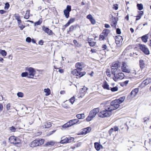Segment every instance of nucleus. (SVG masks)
Here are the masks:
<instances>
[{"label": "nucleus", "mask_w": 151, "mask_h": 151, "mask_svg": "<svg viewBox=\"0 0 151 151\" xmlns=\"http://www.w3.org/2000/svg\"><path fill=\"white\" fill-rule=\"evenodd\" d=\"M82 63L78 62L75 64L76 69L73 70L71 71V73L74 75L78 76L81 78L84 76L86 73L85 71L81 72L82 70Z\"/></svg>", "instance_id": "obj_1"}, {"label": "nucleus", "mask_w": 151, "mask_h": 151, "mask_svg": "<svg viewBox=\"0 0 151 151\" xmlns=\"http://www.w3.org/2000/svg\"><path fill=\"white\" fill-rule=\"evenodd\" d=\"M111 73L114 75L113 79L115 81H116L119 80L123 79L124 77V73L121 72L119 70H113L112 71Z\"/></svg>", "instance_id": "obj_2"}, {"label": "nucleus", "mask_w": 151, "mask_h": 151, "mask_svg": "<svg viewBox=\"0 0 151 151\" xmlns=\"http://www.w3.org/2000/svg\"><path fill=\"white\" fill-rule=\"evenodd\" d=\"M99 111V109L98 108H95L91 110L90 112L86 118V120L87 122H90L94 117L97 113Z\"/></svg>", "instance_id": "obj_3"}, {"label": "nucleus", "mask_w": 151, "mask_h": 151, "mask_svg": "<svg viewBox=\"0 0 151 151\" xmlns=\"http://www.w3.org/2000/svg\"><path fill=\"white\" fill-rule=\"evenodd\" d=\"M119 106H120L119 104L115 99L110 103V106H106V108L107 110L112 111L117 109Z\"/></svg>", "instance_id": "obj_4"}, {"label": "nucleus", "mask_w": 151, "mask_h": 151, "mask_svg": "<svg viewBox=\"0 0 151 151\" xmlns=\"http://www.w3.org/2000/svg\"><path fill=\"white\" fill-rule=\"evenodd\" d=\"M44 139H37L33 141L30 144V146L34 147L40 145L44 143Z\"/></svg>", "instance_id": "obj_5"}, {"label": "nucleus", "mask_w": 151, "mask_h": 151, "mask_svg": "<svg viewBox=\"0 0 151 151\" xmlns=\"http://www.w3.org/2000/svg\"><path fill=\"white\" fill-rule=\"evenodd\" d=\"M79 122V119H75L70 120L68 122L63 125L62 127L63 128H66L73 126Z\"/></svg>", "instance_id": "obj_6"}, {"label": "nucleus", "mask_w": 151, "mask_h": 151, "mask_svg": "<svg viewBox=\"0 0 151 151\" xmlns=\"http://www.w3.org/2000/svg\"><path fill=\"white\" fill-rule=\"evenodd\" d=\"M122 65L121 69L122 72L128 73H130V69L126 63L122 62Z\"/></svg>", "instance_id": "obj_7"}, {"label": "nucleus", "mask_w": 151, "mask_h": 151, "mask_svg": "<svg viewBox=\"0 0 151 151\" xmlns=\"http://www.w3.org/2000/svg\"><path fill=\"white\" fill-rule=\"evenodd\" d=\"M139 47L140 49L142 50L145 54L148 55L150 54V52L147 47L145 45L141 44H139Z\"/></svg>", "instance_id": "obj_8"}, {"label": "nucleus", "mask_w": 151, "mask_h": 151, "mask_svg": "<svg viewBox=\"0 0 151 151\" xmlns=\"http://www.w3.org/2000/svg\"><path fill=\"white\" fill-rule=\"evenodd\" d=\"M11 143L17 145L19 144L20 142V139L14 136H12L9 137V139Z\"/></svg>", "instance_id": "obj_9"}, {"label": "nucleus", "mask_w": 151, "mask_h": 151, "mask_svg": "<svg viewBox=\"0 0 151 151\" xmlns=\"http://www.w3.org/2000/svg\"><path fill=\"white\" fill-rule=\"evenodd\" d=\"M25 70L29 72V76L32 77H33L36 73V71L35 69L32 67L26 68Z\"/></svg>", "instance_id": "obj_10"}, {"label": "nucleus", "mask_w": 151, "mask_h": 151, "mask_svg": "<svg viewBox=\"0 0 151 151\" xmlns=\"http://www.w3.org/2000/svg\"><path fill=\"white\" fill-rule=\"evenodd\" d=\"M63 138H62V139L60 141V143L62 144H64L67 143H70L74 140V139L73 137H66L63 139H62Z\"/></svg>", "instance_id": "obj_11"}, {"label": "nucleus", "mask_w": 151, "mask_h": 151, "mask_svg": "<svg viewBox=\"0 0 151 151\" xmlns=\"http://www.w3.org/2000/svg\"><path fill=\"white\" fill-rule=\"evenodd\" d=\"M71 10V6L69 5H68L67 6L66 9L64 10V14L67 18H68L69 17L70 12Z\"/></svg>", "instance_id": "obj_12"}, {"label": "nucleus", "mask_w": 151, "mask_h": 151, "mask_svg": "<svg viewBox=\"0 0 151 151\" xmlns=\"http://www.w3.org/2000/svg\"><path fill=\"white\" fill-rule=\"evenodd\" d=\"M42 29L45 33H47V34L49 35H51L53 34L55 35V34L53 33L52 30L45 26H43L42 27Z\"/></svg>", "instance_id": "obj_13"}, {"label": "nucleus", "mask_w": 151, "mask_h": 151, "mask_svg": "<svg viewBox=\"0 0 151 151\" xmlns=\"http://www.w3.org/2000/svg\"><path fill=\"white\" fill-rule=\"evenodd\" d=\"M76 20L75 18H70L68 21L67 23L65 25L63 26V29H65L67 27L70 25V24L74 22Z\"/></svg>", "instance_id": "obj_14"}, {"label": "nucleus", "mask_w": 151, "mask_h": 151, "mask_svg": "<svg viewBox=\"0 0 151 151\" xmlns=\"http://www.w3.org/2000/svg\"><path fill=\"white\" fill-rule=\"evenodd\" d=\"M122 37L120 35H118L116 37L115 43L117 45L119 44L120 43L122 42Z\"/></svg>", "instance_id": "obj_15"}, {"label": "nucleus", "mask_w": 151, "mask_h": 151, "mask_svg": "<svg viewBox=\"0 0 151 151\" xmlns=\"http://www.w3.org/2000/svg\"><path fill=\"white\" fill-rule=\"evenodd\" d=\"M91 130V127H88L86 128H84L83 129L81 132V134H85L87 133L90 132Z\"/></svg>", "instance_id": "obj_16"}, {"label": "nucleus", "mask_w": 151, "mask_h": 151, "mask_svg": "<svg viewBox=\"0 0 151 151\" xmlns=\"http://www.w3.org/2000/svg\"><path fill=\"white\" fill-rule=\"evenodd\" d=\"M111 16H112L113 20L111 22V24L112 27L116 29V26L117 23V18L116 17H113L112 15Z\"/></svg>", "instance_id": "obj_17"}, {"label": "nucleus", "mask_w": 151, "mask_h": 151, "mask_svg": "<svg viewBox=\"0 0 151 151\" xmlns=\"http://www.w3.org/2000/svg\"><path fill=\"white\" fill-rule=\"evenodd\" d=\"M120 63L119 62H116L115 63L113 64L111 66V71L113 70L116 69L117 70H118V68L120 66Z\"/></svg>", "instance_id": "obj_18"}, {"label": "nucleus", "mask_w": 151, "mask_h": 151, "mask_svg": "<svg viewBox=\"0 0 151 151\" xmlns=\"http://www.w3.org/2000/svg\"><path fill=\"white\" fill-rule=\"evenodd\" d=\"M51 124L50 122H47L43 123L42 127L43 128H49L51 126Z\"/></svg>", "instance_id": "obj_19"}, {"label": "nucleus", "mask_w": 151, "mask_h": 151, "mask_svg": "<svg viewBox=\"0 0 151 151\" xmlns=\"http://www.w3.org/2000/svg\"><path fill=\"white\" fill-rule=\"evenodd\" d=\"M105 110H104V117H108L111 114V111L107 110L106 108V106L105 107Z\"/></svg>", "instance_id": "obj_20"}, {"label": "nucleus", "mask_w": 151, "mask_h": 151, "mask_svg": "<svg viewBox=\"0 0 151 151\" xmlns=\"http://www.w3.org/2000/svg\"><path fill=\"white\" fill-rule=\"evenodd\" d=\"M21 76L22 77H27L29 78H34V77L29 76L28 73L27 72H22L21 74Z\"/></svg>", "instance_id": "obj_21"}, {"label": "nucleus", "mask_w": 151, "mask_h": 151, "mask_svg": "<svg viewBox=\"0 0 151 151\" xmlns=\"http://www.w3.org/2000/svg\"><path fill=\"white\" fill-rule=\"evenodd\" d=\"M94 146L96 149L97 151L99 150L102 147V146L97 142L94 143Z\"/></svg>", "instance_id": "obj_22"}, {"label": "nucleus", "mask_w": 151, "mask_h": 151, "mask_svg": "<svg viewBox=\"0 0 151 151\" xmlns=\"http://www.w3.org/2000/svg\"><path fill=\"white\" fill-rule=\"evenodd\" d=\"M148 38V34L145 35L141 37L142 41L145 42H147Z\"/></svg>", "instance_id": "obj_23"}, {"label": "nucleus", "mask_w": 151, "mask_h": 151, "mask_svg": "<svg viewBox=\"0 0 151 151\" xmlns=\"http://www.w3.org/2000/svg\"><path fill=\"white\" fill-rule=\"evenodd\" d=\"M125 97L124 96H123L120 97L118 99H116L118 103L120 104L122 103L125 100Z\"/></svg>", "instance_id": "obj_24"}, {"label": "nucleus", "mask_w": 151, "mask_h": 151, "mask_svg": "<svg viewBox=\"0 0 151 151\" xmlns=\"http://www.w3.org/2000/svg\"><path fill=\"white\" fill-rule=\"evenodd\" d=\"M151 82V79L150 78H148L143 81V83L145 85H147Z\"/></svg>", "instance_id": "obj_25"}, {"label": "nucleus", "mask_w": 151, "mask_h": 151, "mask_svg": "<svg viewBox=\"0 0 151 151\" xmlns=\"http://www.w3.org/2000/svg\"><path fill=\"white\" fill-rule=\"evenodd\" d=\"M76 117L78 119H84L85 118L84 114H78L76 115Z\"/></svg>", "instance_id": "obj_26"}, {"label": "nucleus", "mask_w": 151, "mask_h": 151, "mask_svg": "<svg viewBox=\"0 0 151 151\" xmlns=\"http://www.w3.org/2000/svg\"><path fill=\"white\" fill-rule=\"evenodd\" d=\"M44 92L46 93L45 96H49L50 94V90L49 88H45L44 89Z\"/></svg>", "instance_id": "obj_27"}, {"label": "nucleus", "mask_w": 151, "mask_h": 151, "mask_svg": "<svg viewBox=\"0 0 151 151\" xmlns=\"http://www.w3.org/2000/svg\"><path fill=\"white\" fill-rule=\"evenodd\" d=\"M9 129L12 132H15L16 129H19L20 128L15 127H14L12 126L9 127Z\"/></svg>", "instance_id": "obj_28"}, {"label": "nucleus", "mask_w": 151, "mask_h": 151, "mask_svg": "<svg viewBox=\"0 0 151 151\" xmlns=\"http://www.w3.org/2000/svg\"><path fill=\"white\" fill-rule=\"evenodd\" d=\"M88 43L89 45L91 47H93L95 45L96 42L92 41L91 40H89Z\"/></svg>", "instance_id": "obj_29"}, {"label": "nucleus", "mask_w": 151, "mask_h": 151, "mask_svg": "<svg viewBox=\"0 0 151 151\" xmlns=\"http://www.w3.org/2000/svg\"><path fill=\"white\" fill-rule=\"evenodd\" d=\"M29 11L27 10L26 11V12L24 16V18L26 19H28L29 18Z\"/></svg>", "instance_id": "obj_30"}, {"label": "nucleus", "mask_w": 151, "mask_h": 151, "mask_svg": "<svg viewBox=\"0 0 151 151\" xmlns=\"http://www.w3.org/2000/svg\"><path fill=\"white\" fill-rule=\"evenodd\" d=\"M0 53L3 56H5L7 55L6 52L4 50H0Z\"/></svg>", "instance_id": "obj_31"}, {"label": "nucleus", "mask_w": 151, "mask_h": 151, "mask_svg": "<svg viewBox=\"0 0 151 151\" xmlns=\"http://www.w3.org/2000/svg\"><path fill=\"white\" fill-rule=\"evenodd\" d=\"M111 87H109V85L108 84L106 81H104V89H106L108 90H110Z\"/></svg>", "instance_id": "obj_32"}, {"label": "nucleus", "mask_w": 151, "mask_h": 151, "mask_svg": "<svg viewBox=\"0 0 151 151\" xmlns=\"http://www.w3.org/2000/svg\"><path fill=\"white\" fill-rule=\"evenodd\" d=\"M74 29V25H71L69 27L68 30L67 31V32L69 33V32L73 31Z\"/></svg>", "instance_id": "obj_33"}, {"label": "nucleus", "mask_w": 151, "mask_h": 151, "mask_svg": "<svg viewBox=\"0 0 151 151\" xmlns=\"http://www.w3.org/2000/svg\"><path fill=\"white\" fill-rule=\"evenodd\" d=\"M14 17L15 19L17 20L18 22H20L21 19H20V16L18 14H15L14 15Z\"/></svg>", "instance_id": "obj_34"}, {"label": "nucleus", "mask_w": 151, "mask_h": 151, "mask_svg": "<svg viewBox=\"0 0 151 151\" xmlns=\"http://www.w3.org/2000/svg\"><path fill=\"white\" fill-rule=\"evenodd\" d=\"M54 143L52 141H51L49 142H47L45 144V145L47 146H52L54 145Z\"/></svg>", "instance_id": "obj_35"}, {"label": "nucleus", "mask_w": 151, "mask_h": 151, "mask_svg": "<svg viewBox=\"0 0 151 151\" xmlns=\"http://www.w3.org/2000/svg\"><path fill=\"white\" fill-rule=\"evenodd\" d=\"M73 42L74 44L76 45V46L78 47H80L81 46V44H79L77 41L75 40H73Z\"/></svg>", "instance_id": "obj_36"}, {"label": "nucleus", "mask_w": 151, "mask_h": 151, "mask_svg": "<svg viewBox=\"0 0 151 151\" xmlns=\"http://www.w3.org/2000/svg\"><path fill=\"white\" fill-rule=\"evenodd\" d=\"M139 65L140 68H143L145 65L144 61L142 60H140L139 61Z\"/></svg>", "instance_id": "obj_37"}, {"label": "nucleus", "mask_w": 151, "mask_h": 151, "mask_svg": "<svg viewBox=\"0 0 151 151\" xmlns=\"http://www.w3.org/2000/svg\"><path fill=\"white\" fill-rule=\"evenodd\" d=\"M110 90L112 92L117 91L118 90V88L116 86L115 87H111Z\"/></svg>", "instance_id": "obj_38"}, {"label": "nucleus", "mask_w": 151, "mask_h": 151, "mask_svg": "<svg viewBox=\"0 0 151 151\" xmlns=\"http://www.w3.org/2000/svg\"><path fill=\"white\" fill-rule=\"evenodd\" d=\"M42 21H41L39 20L35 23L34 26H36L37 25H40L42 23Z\"/></svg>", "instance_id": "obj_39"}, {"label": "nucleus", "mask_w": 151, "mask_h": 151, "mask_svg": "<svg viewBox=\"0 0 151 151\" xmlns=\"http://www.w3.org/2000/svg\"><path fill=\"white\" fill-rule=\"evenodd\" d=\"M137 6L139 10H141L143 9V5L142 4H137Z\"/></svg>", "instance_id": "obj_40"}, {"label": "nucleus", "mask_w": 151, "mask_h": 151, "mask_svg": "<svg viewBox=\"0 0 151 151\" xmlns=\"http://www.w3.org/2000/svg\"><path fill=\"white\" fill-rule=\"evenodd\" d=\"M110 32V30L107 29H104V37L107 36Z\"/></svg>", "instance_id": "obj_41"}, {"label": "nucleus", "mask_w": 151, "mask_h": 151, "mask_svg": "<svg viewBox=\"0 0 151 151\" xmlns=\"http://www.w3.org/2000/svg\"><path fill=\"white\" fill-rule=\"evenodd\" d=\"M99 116L101 118H104V111L100 112L98 114Z\"/></svg>", "instance_id": "obj_42"}, {"label": "nucleus", "mask_w": 151, "mask_h": 151, "mask_svg": "<svg viewBox=\"0 0 151 151\" xmlns=\"http://www.w3.org/2000/svg\"><path fill=\"white\" fill-rule=\"evenodd\" d=\"M10 5L8 2H6L5 4L4 9L5 10H7L9 8Z\"/></svg>", "instance_id": "obj_43"}, {"label": "nucleus", "mask_w": 151, "mask_h": 151, "mask_svg": "<svg viewBox=\"0 0 151 151\" xmlns=\"http://www.w3.org/2000/svg\"><path fill=\"white\" fill-rule=\"evenodd\" d=\"M69 101L70 102V103L73 104L74 101H75V98L74 96L72 97L70 99H69Z\"/></svg>", "instance_id": "obj_44"}, {"label": "nucleus", "mask_w": 151, "mask_h": 151, "mask_svg": "<svg viewBox=\"0 0 151 151\" xmlns=\"http://www.w3.org/2000/svg\"><path fill=\"white\" fill-rule=\"evenodd\" d=\"M17 95L19 97L22 98L23 96V93L21 92H18L17 93Z\"/></svg>", "instance_id": "obj_45"}, {"label": "nucleus", "mask_w": 151, "mask_h": 151, "mask_svg": "<svg viewBox=\"0 0 151 151\" xmlns=\"http://www.w3.org/2000/svg\"><path fill=\"white\" fill-rule=\"evenodd\" d=\"M129 81L128 80H127L122 83L121 85V86H123L124 85L126 86L127 84L128 83Z\"/></svg>", "instance_id": "obj_46"}, {"label": "nucleus", "mask_w": 151, "mask_h": 151, "mask_svg": "<svg viewBox=\"0 0 151 151\" xmlns=\"http://www.w3.org/2000/svg\"><path fill=\"white\" fill-rule=\"evenodd\" d=\"M6 108L7 110L11 109L12 108H11V105L10 103L7 104L6 105Z\"/></svg>", "instance_id": "obj_47"}, {"label": "nucleus", "mask_w": 151, "mask_h": 151, "mask_svg": "<svg viewBox=\"0 0 151 151\" xmlns=\"http://www.w3.org/2000/svg\"><path fill=\"white\" fill-rule=\"evenodd\" d=\"M130 95L131 96H132L133 97H134L136 95H137L136 93L134 92L133 90H132V92L130 93Z\"/></svg>", "instance_id": "obj_48"}, {"label": "nucleus", "mask_w": 151, "mask_h": 151, "mask_svg": "<svg viewBox=\"0 0 151 151\" xmlns=\"http://www.w3.org/2000/svg\"><path fill=\"white\" fill-rule=\"evenodd\" d=\"M106 75L108 76L109 77H110V76L111 72H110V70H106Z\"/></svg>", "instance_id": "obj_49"}, {"label": "nucleus", "mask_w": 151, "mask_h": 151, "mask_svg": "<svg viewBox=\"0 0 151 151\" xmlns=\"http://www.w3.org/2000/svg\"><path fill=\"white\" fill-rule=\"evenodd\" d=\"M31 39L29 37H27L26 38V41L27 42L30 43L31 42Z\"/></svg>", "instance_id": "obj_50"}, {"label": "nucleus", "mask_w": 151, "mask_h": 151, "mask_svg": "<svg viewBox=\"0 0 151 151\" xmlns=\"http://www.w3.org/2000/svg\"><path fill=\"white\" fill-rule=\"evenodd\" d=\"M99 40H104V35L100 34L99 35Z\"/></svg>", "instance_id": "obj_51"}, {"label": "nucleus", "mask_w": 151, "mask_h": 151, "mask_svg": "<svg viewBox=\"0 0 151 151\" xmlns=\"http://www.w3.org/2000/svg\"><path fill=\"white\" fill-rule=\"evenodd\" d=\"M113 129L114 131L115 132L118 131L119 130L118 127L117 126H115L113 128H112Z\"/></svg>", "instance_id": "obj_52"}, {"label": "nucleus", "mask_w": 151, "mask_h": 151, "mask_svg": "<svg viewBox=\"0 0 151 151\" xmlns=\"http://www.w3.org/2000/svg\"><path fill=\"white\" fill-rule=\"evenodd\" d=\"M90 21L91 23L93 24H94L95 23V19H93V18L92 19H90Z\"/></svg>", "instance_id": "obj_53"}, {"label": "nucleus", "mask_w": 151, "mask_h": 151, "mask_svg": "<svg viewBox=\"0 0 151 151\" xmlns=\"http://www.w3.org/2000/svg\"><path fill=\"white\" fill-rule=\"evenodd\" d=\"M86 18L89 19V20H90V19H92L93 17L92 16V15L90 14H89L88 15L87 17H86Z\"/></svg>", "instance_id": "obj_54"}, {"label": "nucleus", "mask_w": 151, "mask_h": 151, "mask_svg": "<svg viewBox=\"0 0 151 151\" xmlns=\"http://www.w3.org/2000/svg\"><path fill=\"white\" fill-rule=\"evenodd\" d=\"M55 130H53L52 131H50L47 134V136H50L52 134H53V133H54L55 132Z\"/></svg>", "instance_id": "obj_55"}, {"label": "nucleus", "mask_w": 151, "mask_h": 151, "mask_svg": "<svg viewBox=\"0 0 151 151\" xmlns=\"http://www.w3.org/2000/svg\"><path fill=\"white\" fill-rule=\"evenodd\" d=\"M116 32L118 34H120L121 33L120 29L119 28H117V29H116Z\"/></svg>", "instance_id": "obj_56"}, {"label": "nucleus", "mask_w": 151, "mask_h": 151, "mask_svg": "<svg viewBox=\"0 0 151 151\" xmlns=\"http://www.w3.org/2000/svg\"><path fill=\"white\" fill-rule=\"evenodd\" d=\"M19 26L21 30H22L25 27L22 24H19Z\"/></svg>", "instance_id": "obj_57"}, {"label": "nucleus", "mask_w": 151, "mask_h": 151, "mask_svg": "<svg viewBox=\"0 0 151 151\" xmlns=\"http://www.w3.org/2000/svg\"><path fill=\"white\" fill-rule=\"evenodd\" d=\"M105 51V53L104 54L105 55V56H107V58H109L110 57V56L109 55V53H110V52H106L105 51Z\"/></svg>", "instance_id": "obj_58"}, {"label": "nucleus", "mask_w": 151, "mask_h": 151, "mask_svg": "<svg viewBox=\"0 0 151 151\" xmlns=\"http://www.w3.org/2000/svg\"><path fill=\"white\" fill-rule=\"evenodd\" d=\"M114 131L113 129L112 128H111V129L109 131V133L110 135Z\"/></svg>", "instance_id": "obj_59"}, {"label": "nucleus", "mask_w": 151, "mask_h": 151, "mask_svg": "<svg viewBox=\"0 0 151 151\" xmlns=\"http://www.w3.org/2000/svg\"><path fill=\"white\" fill-rule=\"evenodd\" d=\"M3 106L2 104H0V113L3 110Z\"/></svg>", "instance_id": "obj_60"}, {"label": "nucleus", "mask_w": 151, "mask_h": 151, "mask_svg": "<svg viewBox=\"0 0 151 151\" xmlns=\"http://www.w3.org/2000/svg\"><path fill=\"white\" fill-rule=\"evenodd\" d=\"M113 8L116 10H117L118 9V5L117 4L114 5Z\"/></svg>", "instance_id": "obj_61"}, {"label": "nucleus", "mask_w": 151, "mask_h": 151, "mask_svg": "<svg viewBox=\"0 0 151 151\" xmlns=\"http://www.w3.org/2000/svg\"><path fill=\"white\" fill-rule=\"evenodd\" d=\"M6 11L4 10H0V14H3L6 12Z\"/></svg>", "instance_id": "obj_62"}, {"label": "nucleus", "mask_w": 151, "mask_h": 151, "mask_svg": "<svg viewBox=\"0 0 151 151\" xmlns=\"http://www.w3.org/2000/svg\"><path fill=\"white\" fill-rule=\"evenodd\" d=\"M43 41L42 40H40L38 42L39 44L40 45H43Z\"/></svg>", "instance_id": "obj_63"}, {"label": "nucleus", "mask_w": 151, "mask_h": 151, "mask_svg": "<svg viewBox=\"0 0 151 151\" xmlns=\"http://www.w3.org/2000/svg\"><path fill=\"white\" fill-rule=\"evenodd\" d=\"M88 89V88L85 86H84L83 88H82V91H83L84 92L86 91Z\"/></svg>", "instance_id": "obj_64"}]
</instances>
